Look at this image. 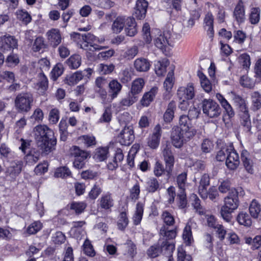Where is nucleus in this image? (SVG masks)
Instances as JSON below:
<instances>
[{"mask_svg":"<svg viewBox=\"0 0 261 261\" xmlns=\"http://www.w3.org/2000/svg\"><path fill=\"white\" fill-rule=\"evenodd\" d=\"M158 91V88L153 87L149 91L145 92L140 100L141 104L144 107H148L153 100Z\"/></svg>","mask_w":261,"mask_h":261,"instance_id":"obj_27","label":"nucleus"},{"mask_svg":"<svg viewBox=\"0 0 261 261\" xmlns=\"http://www.w3.org/2000/svg\"><path fill=\"white\" fill-rule=\"evenodd\" d=\"M249 212L254 218H257L259 215L261 217V205L256 200L252 201L249 206Z\"/></svg>","mask_w":261,"mask_h":261,"instance_id":"obj_47","label":"nucleus"},{"mask_svg":"<svg viewBox=\"0 0 261 261\" xmlns=\"http://www.w3.org/2000/svg\"><path fill=\"white\" fill-rule=\"evenodd\" d=\"M71 37L74 41H77L80 47L85 50L94 51L100 50L105 47L99 46L96 44H92V42L96 40V37L90 33L80 34L73 33Z\"/></svg>","mask_w":261,"mask_h":261,"instance_id":"obj_6","label":"nucleus"},{"mask_svg":"<svg viewBox=\"0 0 261 261\" xmlns=\"http://www.w3.org/2000/svg\"><path fill=\"white\" fill-rule=\"evenodd\" d=\"M203 113L210 118H216L221 114V109L215 101L211 99H204L201 103Z\"/></svg>","mask_w":261,"mask_h":261,"instance_id":"obj_10","label":"nucleus"},{"mask_svg":"<svg viewBox=\"0 0 261 261\" xmlns=\"http://www.w3.org/2000/svg\"><path fill=\"white\" fill-rule=\"evenodd\" d=\"M87 204L83 202H73L71 203L70 208L74 210L76 214H79L84 212Z\"/></svg>","mask_w":261,"mask_h":261,"instance_id":"obj_57","label":"nucleus"},{"mask_svg":"<svg viewBox=\"0 0 261 261\" xmlns=\"http://www.w3.org/2000/svg\"><path fill=\"white\" fill-rule=\"evenodd\" d=\"M17 40L14 36L5 35L0 37V48L2 51H9L16 48Z\"/></svg>","mask_w":261,"mask_h":261,"instance_id":"obj_16","label":"nucleus"},{"mask_svg":"<svg viewBox=\"0 0 261 261\" xmlns=\"http://www.w3.org/2000/svg\"><path fill=\"white\" fill-rule=\"evenodd\" d=\"M91 4L103 9H110L114 5L111 0H87Z\"/></svg>","mask_w":261,"mask_h":261,"instance_id":"obj_46","label":"nucleus"},{"mask_svg":"<svg viewBox=\"0 0 261 261\" xmlns=\"http://www.w3.org/2000/svg\"><path fill=\"white\" fill-rule=\"evenodd\" d=\"M66 63L70 69H77L81 64V58L79 55H73L67 60Z\"/></svg>","mask_w":261,"mask_h":261,"instance_id":"obj_49","label":"nucleus"},{"mask_svg":"<svg viewBox=\"0 0 261 261\" xmlns=\"http://www.w3.org/2000/svg\"><path fill=\"white\" fill-rule=\"evenodd\" d=\"M175 110V102L172 101L168 104L167 108L164 114V120L165 122L169 123L173 120Z\"/></svg>","mask_w":261,"mask_h":261,"instance_id":"obj_34","label":"nucleus"},{"mask_svg":"<svg viewBox=\"0 0 261 261\" xmlns=\"http://www.w3.org/2000/svg\"><path fill=\"white\" fill-rule=\"evenodd\" d=\"M63 72V67L61 64H57L51 72V78L53 81H56Z\"/></svg>","mask_w":261,"mask_h":261,"instance_id":"obj_61","label":"nucleus"},{"mask_svg":"<svg viewBox=\"0 0 261 261\" xmlns=\"http://www.w3.org/2000/svg\"><path fill=\"white\" fill-rule=\"evenodd\" d=\"M240 116L242 125L244 127L247 132H250L251 128V123L248 110H246V112H240Z\"/></svg>","mask_w":261,"mask_h":261,"instance_id":"obj_35","label":"nucleus"},{"mask_svg":"<svg viewBox=\"0 0 261 261\" xmlns=\"http://www.w3.org/2000/svg\"><path fill=\"white\" fill-rule=\"evenodd\" d=\"M145 82L142 78H138L132 83L130 91L128 93L134 96H136L139 99V94L142 92L144 86Z\"/></svg>","mask_w":261,"mask_h":261,"instance_id":"obj_25","label":"nucleus"},{"mask_svg":"<svg viewBox=\"0 0 261 261\" xmlns=\"http://www.w3.org/2000/svg\"><path fill=\"white\" fill-rule=\"evenodd\" d=\"M6 63L8 67L17 65L19 63V59L17 54H10L6 59Z\"/></svg>","mask_w":261,"mask_h":261,"instance_id":"obj_64","label":"nucleus"},{"mask_svg":"<svg viewBox=\"0 0 261 261\" xmlns=\"http://www.w3.org/2000/svg\"><path fill=\"white\" fill-rule=\"evenodd\" d=\"M177 96L179 99L186 100L192 99L195 96V91L193 84L189 83L186 87H180L177 92Z\"/></svg>","mask_w":261,"mask_h":261,"instance_id":"obj_18","label":"nucleus"},{"mask_svg":"<svg viewBox=\"0 0 261 261\" xmlns=\"http://www.w3.org/2000/svg\"><path fill=\"white\" fill-rule=\"evenodd\" d=\"M196 226V223L191 219L188 222L184 229L182 238L188 245L191 244L193 239L191 229L192 228L195 227Z\"/></svg>","mask_w":261,"mask_h":261,"instance_id":"obj_29","label":"nucleus"},{"mask_svg":"<svg viewBox=\"0 0 261 261\" xmlns=\"http://www.w3.org/2000/svg\"><path fill=\"white\" fill-rule=\"evenodd\" d=\"M95 91L100 97L103 103H109L112 102L110 99L108 91L107 92L105 88L95 89Z\"/></svg>","mask_w":261,"mask_h":261,"instance_id":"obj_56","label":"nucleus"},{"mask_svg":"<svg viewBox=\"0 0 261 261\" xmlns=\"http://www.w3.org/2000/svg\"><path fill=\"white\" fill-rule=\"evenodd\" d=\"M148 3L146 0H137L133 16L138 19H144L146 14Z\"/></svg>","mask_w":261,"mask_h":261,"instance_id":"obj_17","label":"nucleus"},{"mask_svg":"<svg viewBox=\"0 0 261 261\" xmlns=\"http://www.w3.org/2000/svg\"><path fill=\"white\" fill-rule=\"evenodd\" d=\"M160 234L161 237L159 240L166 241L168 243H169L173 245L174 251L175 249L174 239L177 234L176 228H174L170 229L168 226L163 225L160 229Z\"/></svg>","mask_w":261,"mask_h":261,"instance_id":"obj_14","label":"nucleus"},{"mask_svg":"<svg viewBox=\"0 0 261 261\" xmlns=\"http://www.w3.org/2000/svg\"><path fill=\"white\" fill-rule=\"evenodd\" d=\"M20 142L21 145L19 148L24 154L30 152V150H32L34 149L31 147L32 141L31 140L21 138Z\"/></svg>","mask_w":261,"mask_h":261,"instance_id":"obj_60","label":"nucleus"},{"mask_svg":"<svg viewBox=\"0 0 261 261\" xmlns=\"http://www.w3.org/2000/svg\"><path fill=\"white\" fill-rule=\"evenodd\" d=\"M251 110L256 111L261 108V94L257 91L254 92L251 96Z\"/></svg>","mask_w":261,"mask_h":261,"instance_id":"obj_36","label":"nucleus"},{"mask_svg":"<svg viewBox=\"0 0 261 261\" xmlns=\"http://www.w3.org/2000/svg\"><path fill=\"white\" fill-rule=\"evenodd\" d=\"M173 252V246L166 241L159 240L158 242L150 246L146 251V254L150 258H155L162 254L165 256L171 255Z\"/></svg>","mask_w":261,"mask_h":261,"instance_id":"obj_8","label":"nucleus"},{"mask_svg":"<svg viewBox=\"0 0 261 261\" xmlns=\"http://www.w3.org/2000/svg\"><path fill=\"white\" fill-rule=\"evenodd\" d=\"M109 148L106 147H100L97 148L93 154V159L96 162H102L105 161L108 157Z\"/></svg>","mask_w":261,"mask_h":261,"instance_id":"obj_30","label":"nucleus"},{"mask_svg":"<svg viewBox=\"0 0 261 261\" xmlns=\"http://www.w3.org/2000/svg\"><path fill=\"white\" fill-rule=\"evenodd\" d=\"M241 159L244 166L248 173H252L253 162L250 158V154L246 150H243L241 154Z\"/></svg>","mask_w":261,"mask_h":261,"instance_id":"obj_32","label":"nucleus"},{"mask_svg":"<svg viewBox=\"0 0 261 261\" xmlns=\"http://www.w3.org/2000/svg\"><path fill=\"white\" fill-rule=\"evenodd\" d=\"M210 185V177L207 174H204L201 178L200 185L199 186V194L202 199L207 198V193H206L207 187Z\"/></svg>","mask_w":261,"mask_h":261,"instance_id":"obj_28","label":"nucleus"},{"mask_svg":"<svg viewBox=\"0 0 261 261\" xmlns=\"http://www.w3.org/2000/svg\"><path fill=\"white\" fill-rule=\"evenodd\" d=\"M177 261H192V257L186 253L182 247L177 248Z\"/></svg>","mask_w":261,"mask_h":261,"instance_id":"obj_62","label":"nucleus"},{"mask_svg":"<svg viewBox=\"0 0 261 261\" xmlns=\"http://www.w3.org/2000/svg\"><path fill=\"white\" fill-rule=\"evenodd\" d=\"M224 204L221 207L220 214L222 218L226 222H230L232 219L231 213L236 210L239 203L237 191L234 189L229 192L224 198Z\"/></svg>","mask_w":261,"mask_h":261,"instance_id":"obj_5","label":"nucleus"},{"mask_svg":"<svg viewBox=\"0 0 261 261\" xmlns=\"http://www.w3.org/2000/svg\"><path fill=\"white\" fill-rule=\"evenodd\" d=\"M214 16L212 13L208 12L205 15L203 20V28L207 32V34L212 40L214 34Z\"/></svg>","mask_w":261,"mask_h":261,"instance_id":"obj_20","label":"nucleus"},{"mask_svg":"<svg viewBox=\"0 0 261 261\" xmlns=\"http://www.w3.org/2000/svg\"><path fill=\"white\" fill-rule=\"evenodd\" d=\"M176 205L179 209H184L187 207V199L185 191H179L176 199Z\"/></svg>","mask_w":261,"mask_h":261,"instance_id":"obj_48","label":"nucleus"},{"mask_svg":"<svg viewBox=\"0 0 261 261\" xmlns=\"http://www.w3.org/2000/svg\"><path fill=\"white\" fill-rule=\"evenodd\" d=\"M162 153L166 165V171L167 175L169 176L171 174L175 162L171 146L166 145L163 150Z\"/></svg>","mask_w":261,"mask_h":261,"instance_id":"obj_12","label":"nucleus"},{"mask_svg":"<svg viewBox=\"0 0 261 261\" xmlns=\"http://www.w3.org/2000/svg\"><path fill=\"white\" fill-rule=\"evenodd\" d=\"M126 253L131 258H133L137 253V249L136 244L131 240H127L124 244Z\"/></svg>","mask_w":261,"mask_h":261,"instance_id":"obj_40","label":"nucleus"},{"mask_svg":"<svg viewBox=\"0 0 261 261\" xmlns=\"http://www.w3.org/2000/svg\"><path fill=\"white\" fill-rule=\"evenodd\" d=\"M84 252L88 256L93 257L95 255L96 252L89 240H86L83 245Z\"/></svg>","mask_w":261,"mask_h":261,"instance_id":"obj_59","label":"nucleus"},{"mask_svg":"<svg viewBox=\"0 0 261 261\" xmlns=\"http://www.w3.org/2000/svg\"><path fill=\"white\" fill-rule=\"evenodd\" d=\"M155 45L163 50L168 46H173L174 42L171 38V33L169 31H165L154 39Z\"/></svg>","mask_w":261,"mask_h":261,"instance_id":"obj_11","label":"nucleus"},{"mask_svg":"<svg viewBox=\"0 0 261 261\" xmlns=\"http://www.w3.org/2000/svg\"><path fill=\"white\" fill-rule=\"evenodd\" d=\"M135 139L132 126H125L117 137L118 142L122 145L128 146L132 144Z\"/></svg>","mask_w":261,"mask_h":261,"instance_id":"obj_13","label":"nucleus"},{"mask_svg":"<svg viewBox=\"0 0 261 261\" xmlns=\"http://www.w3.org/2000/svg\"><path fill=\"white\" fill-rule=\"evenodd\" d=\"M216 98L225 110L229 117L231 118L233 117L234 116V112L231 105L223 96L220 93H217L216 94Z\"/></svg>","mask_w":261,"mask_h":261,"instance_id":"obj_31","label":"nucleus"},{"mask_svg":"<svg viewBox=\"0 0 261 261\" xmlns=\"http://www.w3.org/2000/svg\"><path fill=\"white\" fill-rule=\"evenodd\" d=\"M260 9L259 7L251 8L249 20L252 24H257L260 20Z\"/></svg>","mask_w":261,"mask_h":261,"instance_id":"obj_43","label":"nucleus"},{"mask_svg":"<svg viewBox=\"0 0 261 261\" xmlns=\"http://www.w3.org/2000/svg\"><path fill=\"white\" fill-rule=\"evenodd\" d=\"M122 89V85L116 79H113L108 83V93L112 102L118 97Z\"/></svg>","mask_w":261,"mask_h":261,"instance_id":"obj_19","label":"nucleus"},{"mask_svg":"<svg viewBox=\"0 0 261 261\" xmlns=\"http://www.w3.org/2000/svg\"><path fill=\"white\" fill-rule=\"evenodd\" d=\"M179 127L174 126L171 133V140L173 145L177 148L191 140L196 134V129L192 126L191 120L188 115L180 116Z\"/></svg>","mask_w":261,"mask_h":261,"instance_id":"obj_1","label":"nucleus"},{"mask_svg":"<svg viewBox=\"0 0 261 261\" xmlns=\"http://www.w3.org/2000/svg\"><path fill=\"white\" fill-rule=\"evenodd\" d=\"M120 79L122 83L126 84L132 80V72L129 68H125L120 73Z\"/></svg>","mask_w":261,"mask_h":261,"instance_id":"obj_63","label":"nucleus"},{"mask_svg":"<svg viewBox=\"0 0 261 261\" xmlns=\"http://www.w3.org/2000/svg\"><path fill=\"white\" fill-rule=\"evenodd\" d=\"M160 189V184L155 177L148 178L146 182V190L149 193H154Z\"/></svg>","mask_w":261,"mask_h":261,"instance_id":"obj_38","label":"nucleus"},{"mask_svg":"<svg viewBox=\"0 0 261 261\" xmlns=\"http://www.w3.org/2000/svg\"><path fill=\"white\" fill-rule=\"evenodd\" d=\"M42 223L40 221H34L27 227L26 232L29 234H36L42 229Z\"/></svg>","mask_w":261,"mask_h":261,"instance_id":"obj_54","label":"nucleus"},{"mask_svg":"<svg viewBox=\"0 0 261 261\" xmlns=\"http://www.w3.org/2000/svg\"><path fill=\"white\" fill-rule=\"evenodd\" d=\"M232 99L240 113L248 110L245 99L240 95L234 94Z\"/></svg>","mask_w":261,"mask_h":261,"instance_id":"obj_44","label":"nucleus"},{"mask_svg":"<svg viewBox=\"0 0 261 261\" xmlns=\"http://www.w3.org/2000/svg\"><path fill=\"white\" fill-rule=\"evenodd\" d=\"M17 18L22 21L24 24H27L31 21V15L26 11L18 10L16 11Z\"/></svg>","mask_w":261,"mask_h":261,"instance_id":"obj_55","label":"nucleus"},{"mask_svg":"<svg viewBox=\"0 0 261 261\" xmlns=\"http://www.w3.org/2000/svg\"><path fill=\"white\" fill-rule=\"evenodd\" d=\"M23 162L21 161L15 160L11 163L7 168L6 174L12 178H15L21 171Z\"/></svg>","mask_w":261,"mask_h":261,"instance_id":"obj_21","label":"nucleus"},{"mask_svg":"<svg viewBox=\"0 0 261 261\" xmlns=\"http://www.w3.org/2000/svg\"><path fill=\"white\" fill-rule=\"evenodd\" d=\"M136 22L135 18L132 17L118 16L114 21L112 31L116 34L119 33L125 27L126 35L133 37L137 33Z\"/></svg>","mask_w":261,"mask_h":261,"instance_id":"obj_4","label":"nucleus"},{"mask_svg":"<svg viewBox=\"0 0 261 261\" xmlns=\"http://www.w3.org/2000/svg\"><path fill=\"white\" fill-rule=\"evenodd\" d=\"M174 85V70L171 69L167 74L164 83V88L167 92H170Z\"/></svg>","mask_w":261,"mask_h":261,"instance_id":"obj_52","label":"nucleus"},{"mask_svg":"<svg viewBox=\"0 0 261 261\" xmlns=\"http://www.w3.org/2000/svg\"><path fill=\"white\" fill-rule=\"evenodd\" d=\"M169 65V62L167 59L156 62L154 65V71L158 76H162L166 72L167 67Z\"/></svg>","mask_w":261,"mask_h":261,"instance_id":"obj_33","label":"nucleus"},{"mask_svg":"<svg viewBox=\"0 0 261 261\" xmlns=\"http://www.w3.org/2000/svg\"><path fill=\"white\" fill-rule=\"evenodd\" d=\"M162 134V127L158 124L154 127L152 134L147 138V145L150 148L154 149L159 147Z\"/></svg>","mask_w":261,"mask_h":261,"instance_id":"obj_15","label":"nucleus"},{"mask_svg":"<svg viewBox=\"0 0 261 261\" xmlns=\"http://www.w3.org/2000/svg\"><path fill=\"white\" fill-rule=\"evenodd\" d=\"M83 76L82 71H77L66 78V83L69 85H74L81 81Z\"/></svg>","mask_w":261,"mask_h":261,"instance_id":"obj_53","label":"nucleus"},{"mask_svg":"<svg viewBox=\"0 0 261 261\" xmlns=\"http://www.w3.org/2000/svg\"><path fill=\"white\" fill-rule=\"evenodd\" d=\"M129 220L126 212H122L120 213L118 217L117 226L120 230H124L127 226Z\"/></svg>","mask_w":261,"mask_h":261,"instance_id":"obj_45","label":"nucleus"},{"mask_svg":"<svg viewBox=\"0 0 261 261\" xmlns=\"http://www.w3.org/2000/svg\"><path fill=\"white\" fill-rule=\"evenodd\" d=\"M70 155L74 157L73 166L76 169H82L84 167L88 158L90 157L89 153L81 149L77 146H72L70 149Z\"/></svg>","mask_w":261,"mask_h":261,"instance_id":"obj_9","label":"nucleus"},{"mask_svg":"<svg viewBox=\"0 0 261 261\" xmlns=\"http://www.w3.org/2000/svg\"><path fill=\"white\" fill-rule=\"evenodd\" d=\"M134 66L138 72H147L151 67V62L147 59L138 58L135 60Z\"/></svg>","mask_w":261,"mask_h":261,"instance_id":"obj_26","label":"nucleus"},{"mask_svg":"<svg viewBox=\"0 0 261 261\" xmlns=\"http://www.w3.org/2000/svg\"><path fill=\"white\" fill-rule=\"evenodd\" d=\"M34 132L37 144L43 152L48 154L55 149L57 138L51 129L46 125H38Z\"/></svg>","mask_w":261,"mask_h":261,"instance_id":"obj_2","label":"nucleus"},{"mask_svg":"<svg viewBox=\"0 0 261 261\" xmlns=\"http://www.w3.org/2000/svg\"><path fill=\"white\" fill-rule=\"evenodd\" d=\"M46 35L50 45L53 47H56L61 43L62 37L58 29H51L47 32Z\"/></svg>","mask_w":261,"mask_h":261,"instance_id":"obj_22","label":"nucleus"},{"mask_svg":"<svg viewBox=\"0 0 261 261\" xmlns=\"http://www.w3.org/2000/svg\"><path fill=\"white\" fill-rule=\"evenodd\" d=\"M216 159L219 162L225 160V164L230 170L237 169L240 164L239 154L231 144L222 147L218 151Z\"/></svg>","mask_w":261,"mask_h":261,"instance_id":"obj_3","label":"nucleus"},{"mask_svg":"<svg viewBox=\"0 0 261 261\" xmlns=\"http://www.w3.org/2000/svg\"><path fill=\"white\" fill-rule=\"evenodd\" d=\"M138 98L136 96L131 95L129 93L127 96L122 98L119 102V107L125 109L126 108L129 107L133 105L134 103L138 101Z\"/></svg>","mask_w":261,"mask_h":261,"instance_id":"obj_42","label":"nucleus"},{"mask_svg":"<svg viewBox=\"0 0 261 261\" xmlns=\"http://www.w3.org/2000/svg\"><path fill=\"white\" fill-rule=\"evenodd\" d=\"M197 75L200 79L201 87L206 92H210L212 86L209 80L202 72L198 71Z\"/></svg>","mask_w":261,"mask_h":261,"instance_id":"obj_41","label":"nucleus"},{"mask_svg":"<svg viewBox=\"0 0 261 261\" xmlns=\"http://www.w3.org/2000/svg\"><path fill=\"white\" fill-rule=\"evenodd\" d=\"M33 101L34 97L31 93H20L14 99V108L19 113H27L31 111Z\"/></svg>","mask_w":261,"mask_h":261,"instance_id":"obj_7","label":"nucleus"},{"mask_svg":"<svg viewBox=\"0 0 261 261\" xmlns=\"http://www.w3.org/2000/svg\"><path fill=\"white\" fill-rule=\"evenodd\" d=\"M143 214V206L142 204L138 203L136 205V210L133 217L134 225L139 224L142 220Z\"/></svg>","mask_w":261,"mask_h":261,"instance_id":"obj_50","label":"nucleus"},{"mask_svg":"<svg viewBox=\"0 0 261 261\" xmlns=\"http://www.w3.org/2000/svg\"><path fill=\"white\" fill-rule=\"evenodd\" d=\"M70 175V170L65 166L57 168L55 172V176L56 177L65 178Z\"/></svg>","mask_w":261,"mask_h":261,"instance_id":"obj_58","label":"nucleus"},{"mask_svg":"<svg viewBox=\"0 0 261 261\" xmlns=\"http://www.w3.org/2000/svg\"><path fill=\"white\" fill-rule=\"evenodd\" d=\"M98 201L100 208L105 210H110L114 204L112 195L109 192L103 194Z\"/></svg>","mask_w":261,"mask_h":261,"instance_id":"obj_23","label":"nucleus"},{"mask_svg":"<svg viewBox=\"0 0 261 261\" xmlns=\"http://www.w3.org/2000/svg\"><path fill=\"white\" fill-rule=\"evenodd\" d=\"M40 81L37 84L38 90L41 94H43L48 88V80L44 73H40Z\"/></svg>","mask_w":261,"mask_h":261,"instance_id":"obj_51","label":"nucleus"},{"mask_svg":"<svg viewBox=\"0 0 261 261\" xmlns=\"http://www.w3.org/2000/svg\"><path fill=\"white\" fill-rule=\"evenodd\" d=\"M40 155V151L34 148L32 150H30V152L25 154V160L27 163L33 165L39 160Z\"/></svg>","mask_w":261,"mask_h":261,"instance_id":"obj_37","label":"nucleus"},{"mask_svg":"<svg viewBox=\"0 0 261 261\" xmlns=\"http://www.w3.org/2000/svg\"><path fill=\"white\" fill-rule=\"evenodd\" d=\"M233 17L238 23L244 22L245 19V10L242 0H239L233 13Z\"/></svg>","mask_w":261,"mask_h":261,"instance_id":"obj_24","label":"nucleus"},{"mask_svg":"<svg viewBox=\"0 0 261 261\" xmlns=\"http://www.w3.org/2000/svg\"><path fill=\"white\" fill-rule=\"evenodd\" d=\"M237 220L240 225L246 227H250L252 223L250 216L246 212L240 213L237 216Z\"/></svg>","mask_w":261,"mask_h":261,"instance_id":"obj_39","label":"nucleus"}]
</instances>
